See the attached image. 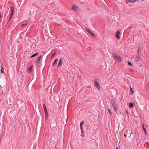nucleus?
<instances>
[{
	"mask_svg": "<svg viewBox=\"0 0 149 149\" xmlns=\"http://www.w3.org/2000/svg\"><path fill=\"white\" fill-rule=\"evenodd\" d=\"M133 107L134 106L132 103L131 102L130 103L129 107V108H133Z\"/></svg>",
	"mask_w": 149,
	"mask_h": 149,
	"instance_id": "obj_15",
	"label": "nucleus"
},
{
	"mask_svg": "<svg viewBox=\"0 0 149 149\" xmlns=\"http://www.w3.org/2000/svg\"><path fill=\"white\" fill-rule=\"evenodd\" d=\"M13 13H14V12H11L10 15V16L9 19L8 20L9 21H10L11 20V19L12 17L13 16Z\"/></svg>",
	"mask_w": 149,
	"mask_h": 149,
	"instance_id": "obj_11",
	"label": "nucleus"
},
{
	"mask_svg": "<svg viewBox=\"0 0 149 149\" xmlns=\"http://www.w3.org/2000/svg\"><path fill=\"white\" fill-rule=\"evenodd\" d=\"M126 113H127V114H128V111H126Z\"/></svg>",
	"mask_w": 149,
	"mask_h": 149,
	"instance_id": "obj_28",
	"label": "nucleus"
},
{
	"mask_svg": "<svg viewBox=\"0 0 149 149\" xmlns=\"http://www.w3.org/2000/svg\"><path fill=\"white\" fill-rule=\"evenodd\" d=\"M56 54V52H54V53L53 54L52 56V57H53L55 56Z\"/></svg>",
	"mask_w": 149,
	"mask_h": 149,
	"instance_id": "obj_23",
	"label": "nucleus"
},
{
	"mask_svg": "<svg viewBox=\"0 0 149 149\" xmlns=\"http://www.w3.org/2000/svg\"><path fill=\"white\" fill-rule=\"evenodd\" d=\"M80 10V8L77 6H75V11H78Z\"/></svg>",
	"mask_w": 149,
	"mask_h": 149,
	"instance_id": "obj_13",
	"label": "nucleus"
},
{
	"mask_svg": "<svg viewBox=\"0 0 149 149\" xmlns=\"http://www.w3.org/2000/svg\"><path fill=\"white\" fill-rule=\"evenodd\" d=\"M63 61L62 58H60L59 60V62L57 66L58 68L60 67L61 66L63 63Z\"/></svg>",
	"mask_w": 149,
	"mask_h": 149,
	"instance_id": "obj_7",
	"label": "nucleus"
},
{
	"mask_svg": "<svg viewBox=\"0 0 149 149\" xmlns=\"http://www.w3.org/2000/svg\"><path fill=\"white\" fill-rule=\"evenodd\" d=\"M58 61V60L57 59H56L54 61V63H53L52 65L54 66L56 65L57 64V61Z\"/></svg>",
	"mask_w": 149,
	"mask_h": 149,
	"instance_id": "obj_12",
	"label": "nucleus"
},
{
	"mask_svg": "<svg viewBox=\"0 0 149 149\" xmlns=\"http://www.w3.org/2000/svg\"><path fill=\"white\" fill-rule=\"evenodd\" d=\"M142 127H143V130L144 131V132H145V133L146 134H147L146 130L145 128L144 127V124H142Z\"/></svg>",
	"mask_w": 149,
	"mask_h": 149,
	"instance_id": "obj_14",
	"label": "nucleus"
},
{
	"mask_svg": "<svg viewBox=\"0 0 149 149\" xmlns=\"http://www.w3.org/2000/svg\"><path fill=\"white\" fill-rule=\"evenodd\" d=\"M45 119L47 120L48 118V113L47 110H45Z\"/></svg>",
	"mask_w": 149,
	"mask_h": 149,
	"instance_id": "obj_9",
	"label": "nucleus"
},
{
	"mask_svg": "<svg viewBox=\"0 0 149 149\" xmlns=\"http://www.w3.org/2000/svg\"><path fill=\"white\" fill-rule=\"evenodd\" d=\"M130 91L132 92V93H131L132 94L133 93H134V91H133L132 88L130 86Z\"/></svg>",
	"mask_w": 149,
	"mask_h": 149,
	"instance_id": "obj_22",
	"label": "nucleus"
},
{
	"mask_svg": "<svg viewBox=\"0 0 149 149\" xmlns=\"http://www.w3.org/2000/svg\"><path fill=\"white\" fill-rule=\"evenodd\" d=\"M11 12H14V8L12 6H10Z\"/></svg>",
	"mask_w": 149,
	"mask_h": 149,
	"instance_id": "obj_16",
	"label": "nucleus"
},
{
	"mask_svg": "<svg viewBox=\"0 0 149 149\" xmlns=\"http://www.w3.org/2000/svg\"><path fill=\"white\" fill-rule=\"evenodd\" d=\"M108 111L109 112V113L110 114V115H111L112 114V112L111 111V109H109Z\"/></svg>",
	"mask_w": 149,
	"mask_h": 149,
	"instance_id": "obj_21",
	"label": "nucleus"
},
{
	"mask_svg": "<svg viewBox=\"0 0 149 149\" xmlns=\"http://www.w3.org/2000/svg\"><path fill=\"white\" fill-rule=\"evenodd\" d=\"M38 54V53L34 54H33L31 56V57L32 58V57H34L35 56H36Z\"/></svg>",
	"mask_w": 149,
	"mask_h": 149,
	"instance_id": "obj_19",
	"label": "nucleus"
},
{
	"mask_svg": "<svg viewBox=\"0 0 149 149\" xmlns=\"http://www.w3.org/2000/svg\"><path fill=\"white\" fill-rule=\"evenodd\" d=\"M116 149H118V148H116Z\"/></svg>",
	"mask_w": 149,
	"mask_h": 149,
	"instance_id": "obj_30",
	"label": "nucleus"
},
{
	"mask_svg": "<svg viewBox=\"0 0 149 149\" xmlns=\"http://www.w3.org/2000/svg\"><path fill=\"white\" fill-rule=\"evenodd\" d=\"M2 15H1V14H0V19H1V18H2Z\"/></svg>",
	"mask_w": 149,
	"mask_h": 149,
	"instance_id": "obj_26",
	"label": "nucleus"
},
{
	"mask_svg": "<svg viewBox=\"0 0 149 149\" xmlns=\"http://www.w3.org/2000/svg\"><path fill=\"white\" fill-rule=\"evenodd\" d=\"M124 136L125 137H126V134H124Z\"/></svg>",
	"mask_w": 149,
	"mask_h": 149,
	"instance_id": "obj_29",
	"label": "nucleus"
},
{
	"mask_svg": "<svg viewBox=\"0 0 149 149\" xmlns=\"http://www.w3.org/2000/svg\"><path fill=\"white\" fill-rule=\"evenodd\" d=\"M1 73H4L3 68L2 66L1 67Z\"/></svg>",
	"mask_w": 149,
	"mask_h": 149,
	"instance_id": "obj_18",
	"label": "nucleus"
},
{
	"mask_svg": "<svg viewBox=\"0 0 149 149\" xmlns=\"http://www.w3.org/2000/svg\"><path fill=\"white\" fill-rule=\"evenodd\" d=\"M26 24H22V26H25V25H26Z\"/></svg>",
	"mask_w": 149,
	"mask_h": 149,
	"instance_id": "obj_27",
	"label": "nucleus"
},
{
	"mask_svg": "<svg viewBox=\"0 0 149 149\" xmlns=\"http://www.w3.org/2000/svg\"><path fill=\"white\" fill-rule=\"evenodd\" d=\"M120 34V31H117V32L116 33V35L115 36L116 38L118 39H120V36H119Z\"/></svg>",
	"mask_w": 149,
	"mask_h": 149,
	"instance_id": "obj_6",
	"label": "nucleus"
},
{
	"mask_svg": "<svg viewBox=\"0 0 149 149\" xmlns=\"http://www.w3.org/2000/svg\"><path fill=\"white\" fill-rule=\"evenodd\" d=\"M84 122H81L80 124V129L82 131V132L83 133V125H84Z\"/></svg>",
	"mask_w": 149,
	"mask_h": 149,
	"instance_id": "obj_10",
	"label": "nucleus"
},
{
	"mask_svg": "<svg viewBox=\"0 0 149 149\" xmlns=\"http://www.w3.org/2000/svg\"><path fill=\"white\" fill-rule=\"evenodd\" d=\"M74 4L73 5V7L72 8V9L73 10H74Z\"/></svg>",
	"mask_w": 149,
	"mask_h": 149,
	"instance_id": "obj_25",
	"label": "nucleus"
},
{
	"mask_svg": "<svg viewBox=\"0 0 149 149\" xmlns=\"http://www.w3.org/2000/svg\"><path fill=\"white\" fill-rule=\"evenodd\" d=\"M43 107L44 108V111L47 110L46 107V106H45V104H43Z\"/></svg>",
	"mask_w": 149,
	"mask_h": 149,
	"instance_id": "obj_20",
	"label": "nucleus"
},
{
	"mask_svg": "<svg viewBox=\"0 0 149 149\" xmlns=\"http://www.w3.org/2000/svg\"><path fill=\"white\" fill-rule=\"evenodd\" d=\"M128 64L129 65H132V63H131L130 62H128Z\"/></svg>",
	"mask_w": 149,
	"mask_h": 149,
	"instance_id": "obj_24",
	"label": "nucleus"
},
{
	"mask_svg": "<svg viewBox=\"0 0 149 149\" xmlns=\"http://www.w3.org/2000/svg\"><path fill=\"white\" fill-rule=\"evenodd\" d=\"M111 104L113 107L115 111L116 112L118 109V106L116 102L113 99H111Z\"/></svg>",
	"mask_w": 149,
	"mask_h": 149,
	"instance_id": "obj_2",
	"label": "nucleus"
},
{
	"mask_svg": "<svg viewBox=\"0 0 149 149\" xmlns=\"http://www.w3.org/2000/svg\"><path fill=\"white\" fill-rule=\"evenodd\" d=\"M33 65H31L30 67L29 68L28 70L30 72H31L32 70Z\"/></svg>",
	"mask_w": 149,
	"mask_h": 149,
	"instance_id": "obj_17",
	"label": "nucleus"
},
{
	"mask_svg": "<svg viewBox=\"0 0 149 149\" xmlns=\"http://www.w3.org/2000/svg\"><path fill=\"white\" fill-rule=\"evenodd\" d=\"M86 31H88L91 35L93 37L95 36V35L92 33V31H91L88 28H86Z\"/></svg>",
	"mask_w": 149,
	"mask_h": 149,
	"instance_id": "obj_8",
	"label": "nucleus"
},
{
	"mask_svg": "<svg viewBox=\"0 0 149 149\" xmlns=\"http://www.w3.org/2000/svg\"><path fill=\"white\" fill-rule=\"evenodd\" d=\"M113 58L117 61L119 62H120L122 61V58L118 54L116 53H113Z\"/></svg>",
	"mask_w": 149,
	"mask_h": 149,
	"instance_id": "obj_1",
	"label": "nucleus"
},
{
	"mask_svg": "<svg viewBox=\"0 0 149 149\" xmlns=\"http://www.w3.org/2000/svg\"><path fill=\"white\" fill-rule=\"evenodd\" d=\"M139 48L138 50V54H136V57L135 58V61H139L140 59H141V57H140V53L139 52Z\"/></svg>",
	"mask_w": 149,
	"mask_h": 149,
	"instance_id": "obj_3",
	"label": "nucleus"
},
{
	"mask_svg": "<svg viewBox=\"0 0 149 149\" xmlns=\"http://www.w3.org/2000/svg\"><path fill=\"white\" fill-rule=\"evenodd\" d=\"M41 56H39L36 59V61L35 62V63L37 66L39 64V62L40 60V58H41Z\"/></svg>",
	"mask_w": 149,
	"mask_h": 149,
	"instance_id": "obj_5",
	"label": "nucleus"
},
{
	"mask_svg": "<svg viewBox=\"0 0 149 149\" xmlns=\"http://www.w3.org/2000/svg\"><path fill=\"white\" fill-rule=\"evenodd\" d=\"M94 85L97 89H100V85L98 82L96 81L95 79V80Z\"/></svg>",
	"mask_w": 149,
	"mask_h": 149,
	"instance_id": "obj_4",
	"label": "nucleus"
}]
</instances>
